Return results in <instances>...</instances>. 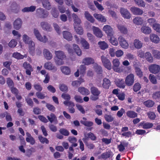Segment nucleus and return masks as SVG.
<instances>
[{
  "mask_svg": "<svg viewBox=\"0 0 160 160\" xmlns=\"http://www.w3.org/2000/svg\"><path fill=\"white\" fill-rule=\"evenodd\" d=\"M55 57L54 59L56 64L58 65H61L64 64L63 60L66 58L65 53L62 51H54Z\"/></svg>",
  "mask_w": 160,
  "mask_h": 160,
  "instance_id": "1",
  "label": "nucleus"
},
{
  "mask_svg": "<svg viewBox=\"0 0 160 160\" xmlns=\"http://www.w3.org/2000/svg\"><path fill=\"white\" fill-rule=\"evenodd\" d=\"M91 92L92 95L90 96V99L92 101H96L99 99V96L101 92L98 88L94 86H92L90 88Z\"/></svg>",
  "mask_w": 160,
  "mask_h": 160,
  "instance_id": "2",
  "label": "nucleus"
},
{
  "mask_svg": "<svg viewBox=\"0 0 160 160\" xmlns=\"http://www.w3.org/2000/svg\"><path fill=\"white\" fill-rule=\"evenodd\" d=\"M36 14L39 18H45L48 17L49 12L42 8H39L37 9Z\"/></svg>",
  "mask_w": 160,
  "mask_h": 160,
  "instance_id": "3",
  "label": "nucleus"
},
{
  "mask_svg": "<svg viewBox=\"0 0 160 160\" xmlns=\"http://www.w3.org/2000/svg\"><path fill=\"white\" fill-rule=\"evenodd\" d=\"M33 33L36 38L40 41L43 43H46L48 42V39L47 37L45 35L42 37L38 29L34 28L33 30Z\"/></svg>",
  "mask_w": 160,
  "mask_h": 160,
  "instance_id": "4",
  "label": "nucleus"
},
{
  "mask_svg": "<svg viewBox=\"0 0 160 160\" xmlns=\"http://www.w3.org/2000/svg\"><path fill=\"white\" fill-rule=\"evenodd\" d=\"M101 59L104 67L110 70L112 69V65L110 61L104 55L101 56Z\"/></svg>",
  "mask_w": 160,
  "mask_h": 160,
  "instance_id": "5",
  "label": "nucleus"
},
{
  "mask_svg": "<svg viewBox=\"0 0 160 160\" xmlns=\"http://www.w3.org/2000/svg\"><path fill=\"white\" fill-rule=\"evenodd\" d=\"M135 80L134 76L133 74L131 73L128 75L125 78V83L128 86H132L134 83Z\"/></svg>",
  "mask_w": 160,
  "mask_h": 160,
  "instance_id": "6",
  "label": "nucleus"
},
{
  "mask_svg": "<svg viewBox=\"0 0 160 160\" xmlns=\"http://www.w3.org/2000/svg\"><path fill=\"white\" fill-rule=\"evenodd\" d=\"M102 30L105 32L108 37L112 36L114 34L113 28L109 25H106L104 26Z\"/></svg>",
  "mask_w": 160,
  "mask_h": 160,
  "instance_id": "7",
  "label": "nucleus"
},
{
  "mask_svg": "<svg viewBox=\"0 0 160 160\" xmlns=\"http://www.w3.org/2000/svg\"><path fill=\"white\" fill-rule=\"evenodd\" d=\"M149 71L152 73L156 74L159 72L160 71V66L157 64H152L148 67Z\"/></svg>",
  "mask_w": 160,
  "mask_h": 160,
  "instance_id": "8",
  "label": "nucleus"
},
{
  "mask_svg": "<svg viewBox=\"0 0 160 160\" xmlns=\"http://www.w3.org/2000/svg\"><path fill=\"white\" fill-rule=\"evenodd\" d=\"M120 46L124 49H127L128 48L129 44L125 39L122 36H120L118 38Z\"/></svg>",
  "mask_w": 160,
  "mask_h": 160,
  "instance_id": "9",
  "label": "nucleus"
},
{
  "mask_svg": "<svg viewBox=\"0 0 160 160\" xmlns=\"http://www.w3.org/2000/svg\"><path fill=\"white\" fill-rule=\"evenodd\" d=\"M44 68L48 70L52 71L53 72H55L57 71V68L51 62H48L45 63Z\"/></svg>",
  "mask_w": 160,
  "mask_h": 160,
  "instance_id": "10",
  "label": "nucleus"
},
{
  "mask_svg": "<svg viewBox=\"0 0 160 160\" xmlns=\"http://www.w3.org/2000/svg\"><path fill=\"white\" fill-rule=\"evenodd\" d=\"M112 68L116 72H121L120 68H119L120 62L118 58L114 59L112 61Z\"/></svg>",
  "mask_w": 160,
  "mask_h": 160,
  "instance_id": "11",
  "label": "nucleus"
},
{
  "mask_svg": "<svg viewBox=\"0 0 160 160\" xmlns=\"http://www.w3.org/2000/svg\"><path fill=\"white\" fill-rule=\"evenodd\" d=\"M120 13L122 16L127 19H129L131 17V14L128 10L124 8H121L120 10Z\"/></svg>",
  "mask_w": 160,
  "mask_h": 160,
  "instance_id": "12",
  "label": "nucleus"
},
{
  "mask_svg": "<svg viewBox=\"0 0 160 160\" xmlns=\"http://www.w3.org/2000/svg\"><path fill=\"white\" fill-rule=\"evenodd\" d=\"M40 26L42 29L47 31L50 32L52 30L50 24L48 22L42 21L40 23Z\"/></svg>",
  "mask_w": 160,
  "mask_h": 160,
  "instance_id": "13",
  "label": "nucleus"
},
{
  "mask_svg": "<svg viewBox=\"0 0 160 160\" xmlns=\"http://www.w3.org/2000/svg\"><path fill=\"white\" fill-rule=\"evenodd\" d=\"M92 29L93 34L98 38H101L103 36L102 31L98 27L92 26Z\"/></svg>",
  "mask_w": 160,
  "mask_h": 160,
  "instance_id": "14",
  "label": "nucleus"
},
{
  "mask_svg": "<svg viewBox=\"0 0 160 160\" xmlns=\"http://www.w3.org/2000/svg\"><path fill=\"white\" fill-rule=\"evenodd\" d=\"M44 57L48 60L51 59L52 58V55L49 50L46 48H44L43 51Z\"/></svg>",
  "mask_w": 160,
  "mask_h": 160,
  "instance_id": "15",
  "label": "nucleus"
},
{
  "mask_svg": "<svg viewBox=\"0 0 160 160\" xmlns=\"http://www.w3.org/2000/svg\"><path fill=\"white\" fill-rule=\"evenodd\" d=\"M41 3L42 7L47 10L51 9L52 5L49 0H41Z\"/></svg>",
  "mask_w": 160,
  "mask_h": 160,
  "instance_id": "16",
  "label": "nucleus"
},
{
  "mask_svg": "<svg viewBox=\"0 0 160 160\" xmlns=\"http://www.w3.org/2000/svg\"><path fill=\"white\" fill-rule=\"evenodd\" d=\"M130 10L132 13L136 15H141L143 12V11L142 10L137 7H132L130 8Z\"/></svg>",
  "mask_w": 160,
  "mask_h": 160,
  "instance_id": "17",
  "label": "nucleus"
},
{
  "mask_svg": "<svg viewBox=\"0 0 160 160\" xmlns=\"http://www.w3.org/2000/svg\"><path fill=\"white\" fill-rule=\"evenodd\" d=\"M22 24V20L20 18L15 20L13 23V27L14 29L18 30L21 27Z\"/></svg>",
  "mask_w": 160,
  "mask_h": 160,
  "instance_id": "18",
  "label": "nucleus"
},
{
  "mask_svg": "<svg viewBox=\"0 0 160 160\" xmlns=\"http://www.w3.org/2000/svg\"><path fill=\"white\" fill-rule=\"evenodd\" d=\"M62 33L64 38L69 41H72L73 37L70 32L67 31H65L62 32Z\"/></svg>",
  "mask_w": 160,
  "mask_h": 160,
  "instance_id": "19",
  "label": "nucleus"
},
{
  "mask_svg": "<svg viewBox=\"0 0 160 160\" xmlns=\"http://www.w3.org/2000/svg\"><path fill=\"white\" fill-rule=\"evenodd\" d=\"M142 32L145 34H148L151 33L152 30L151 28L148 26L143 25L140 28Z\"/></svg>",
  "mask_w": 160,
  "mask_h": 160,
  "instance_id": "20",
  "label": "nucleus"
},
{
  "mask_svg": "<svg viewBox=\"0 0 160 160\" xmlns=\"http://www.w3.org/2000/svg\"><path fill=\"white\" fill-rule=\"evenodd\" d=\"M149 38L152 42L155 43H158L160 40L158 36L154 33H152L150 35Z\"/></svg>",
  "mask_w": 160,
  "mask_h": 160,
  "instance_id": "21",
  "label": "nucleus"
},
{
  "mask_svg": "<svg viewBox=\"0 0 160 160\" xmlns=\"http://www.w3.org/2000/svg\"><path fill=\"white\" fill-rule=\"evenodd\" d=\"M94 62V59L90 57H86L82 60V63L86 65H88L93 64Z\"/></svg>",
  "mask_w": 160,
  "mask_h": 160,
  "instance_id": "22",
  "label": "nucleus"
},
{
  "mask_svg": "<svg viewBox=\"0 0 160 160\" xmlns=\"http://www.w3.org/2000/svg\"><path fill=\"white\" fill-rule=\"evenodd\" d=\"M133 46L137 49H140L142 47L143 43L138 39H135L133 42Z\"/></svg>",
  "mask_w": 160,
  "mask_h": 160,
  "instance_id": "23",
  "label": "nucleus"
},
{
  "mask_svg": "<svg viewBox=\"0 0 160 160\" xmlns=\"http://www.w3.org/2000/svg\"><path fill=\"white\" fill-rule=\"evenodd\" d=\"M72 17L73 20L74 22V25L77 26V25L80 24L81 22V19L75 13H73L72 14Z\"/></svg>",
  "mask_w": 160,
  "mask_h": 160,
  "instance_id": "24",
  "label": "nucleus"
},
{
  "mask_svg": "<svg viewBox=\"0 0 160 160\" xmlns=\"http://www.w3.org/2000/svg\"><path fill=\"white\" fill-rule=\"evenodd\" d=\"M117 27L118 30L123 34H126L128 32L127 28L124 25L122 24H118Z\"/></svg>",
  "mask_w": 160,
  "mask_h": 160,
  "instance_id": "25",
  "label": "nucleus"
},
{
  "mask_svg": "<svg viewBox=\"0 0 160 160\" xmlns=\"http://www.w3.org/2000/svg\"><path fill=\"white\" fill-rule=\"evenodd\" d=\"M27 138H26V141L30 143L32 145L34 144L35 143V141L34 139L32 137L31 134L28 132L26 133Z\"/></svg>",
  "mask_w": 160,
  "mask_h": 160,
  "instance_id": "26",
  "label": "nucleus"
},
{
  "mask_svg": "<svg viewBox=\"0 0 160 160\" xmlns=\"http://www.w3.org/2000/svg\"><path fill=\"white\" fill-rule=\"evenodd\" d=\"M84 15L86 19L91 23H93L95 20L93 17L88 11H85L84 12Z\"/></svg>",
  "mask_w": 160,
  "mask_h": 160,
  "instance_id": "27",
  "label": "nucleus"
},
{
  "mask_svg": "<svg viewBox=\"0 0 160 160\" xmlns=\"http://www.w3.org/2000/svg\"><path fill=\"white\" fill-rule=\"evenodd\" d=\"M80 42L84 49H88L90 48V45L88 42L84 38H81Z\"/></svg>",
  "mask_w": 160,
  "mask_h": 160,
  "instance_id": "28",
  "label": "nucleus"
},
{
  "mask_svg": "<svg viewBox=\"0 0 160 160\" xmlns=\"http://www.w3.org/2000/svg\"><path fill=\"white\" fill-rule=\"evenodd\" d=\"M133 22L137 25H141L143 23L142 18L140 17H136L132 20Z\"/></svg>",
  "mask_w": 160,
  "mask_h": 160,
  "instance_id": "29",
  "label": "nucleus"
},
{
  "mask_svg": "<svg viewBox=\"0 0 160 160\" xmlns=\"http://www.w3.org/2000/svg\"><path fill=\"white\" fill-rule=\"evenodd\" d=\"M116 86L118 87L124 88L125 87V85L123 79H117L115 81Z\"/></svg>",
  "mask_w": 160,
  "mask_h": 160,
  "instance_id": "30",
  "label": "nucleus"
},
{
  "mask_svg": "<svg viewBox=\"0 0 160 160\" xmlns=\"http://www.w3.org/2000/svg\"><path fill=\"white\" fill-rule=\"evenodd\" d=\"M87 120L86 118L83 117L82 120H81L80 122L81 123L87 127H90L92 126L93 123L91 121H87Z\"/></svg>",
  "mask_w": 160,
  "mask_h": 160,
  "instance_id": "31",
  "label": "nucleus"
},
{
  "mask_svg": "<svg viewBox=\"0 0 160 160\" xmlns=\"http://www.w3.org/2000/svg\"><path fill=\"white\" fill-rule=\"evenodd\" d=\"M111 84L109 80L107 78H104L103 80L102 87L105 89H108Z\"/></svg>",
  "mask_w": 160,
  "mask_h": 160,
  "instance_id": "32",
  "label": "nucleus"
},
{
  "mask_svg": "<svg viewBox=\"0 0 160 160\" xmlns=\"http://www.w3.org/2000/svg\"><path fill=\"white\" fill-rule=\"evenodd\" d=\"M93 16L96 19L102 22H105L106 21V19L105 17L101 14L95 13L93 14Z\"/></svg>",
  "mask_w": 160,
  "mask_h": 160,
  "instance_id": "33",
  "label": "nucleus"
},
{
  "mask_svg": "<svg viewBox=\"0 0 160 160\" xmlns=\"http://www.w3.org/2000/svg\"><path fill=\"white\" fill-rule=\"evenodd\" d=\"M47 118L50 122L52 123L55 122L56 123H58L57 118L54 114L51 113L49 116H47Z\"/></svg>",
  "mask_w": 160,
  "mask_h": 160,
  "instance_id": "34",
  "label": "nucleus"
},
{
  "mask_svg": "<svg viewBox=\"0 0 160 160\" xmlns=\"http://www.w3.org/2000/svg\"><path fill=\"white\" fill-rule=\"evenodd\" d=\"M113 155V153L111 151H108L102 154L101 155V157L102 158L106 159L108 158L112 157Z\"/></svg>",
  "mask_w": 160,
  "mask_h": 160,
  "instance_id": "35",
  "label": "nucleus"
},
{
  "mask_svg": "<svg viewBox=\"0 0 160 160\" xmlns=\"http://www.w3.org/2000/svg\"><path fill=\"white\" fill-rule=\"evenodd\" d=\"M36 8L35 6H31L30 7L25 8L22 10V11L23 12H33L35 10Z\"/></svg>",
  "mask_w": 160,
  "mask_h": 160,
  "instance_id": "36",
  "label": "nucleus"
},
{
  "mask_svg": "<svg viewBox=\"0 0 160 160\" xmlns=\"http://www.w3.org/2000/svg\"><path fill=\"white\" fill-rule=\"evenodd\" d=\"M78 91L84 95H88L90 93L88 89L82 87L79 88H78Z\"/></svg>",
  "mask_w": 160,
  "mask_h": 160,
  "instance_id": "37",
  "label": "nucleus"
},
{
  "mask_svg": "<svg viewBox=\"0 0 160 160\" xmlns=\"http://www.w3.org/2000/svg\"><path fill=\"white\" fill-rule=\"evenodd\" d=\"M62 72L65 75H69L71 72L70 68L66 66H62L60 68Z\"/></svg>",
  "mask_w": 160,
  "mask_h": 160,
  "instance_id": "38",
  "label": "nucleus"
},
{
  "mask_svg": "<svg viewBox=\"0 0 160 160\" xmlns=\"http://www.w3.org/2000/svg\"><path fill=\"white\" fill-rule=\"evenodd\" d=\"M98 44L100 48L103 50H104L108 48L107 44L104 41H101L98 42Z\"/></svg>",
  "mask_w": 160,
  "mask_h": 160,
  "instance_id": "39",
  "label": "nucleus"
},
{
  "mask_svg": "<svg viewBox=\"0 0 160 160\" xmlns=\"http://www.w3.org/2000/svg\"><path fill=\"white\" fill-rule=\"evenodd\" d=\"M152 53L154 58L158 60H160V51L153 49L152 51Z\"/></svg>",
  "mask_w": 160,
  "mask_h": 160,
  "instance_id": "40",
  "label": "nucleus"
},
{
  "mask_svg": "<svg viewBox=\"0 0 160 160\" xmlns=\"http://www.w3.org/2000/svg\"><path fill=\"white\" fill-rule=\"evenodd\" d=\"M144 57L146 60L150 62H152L153 61V58L151 54L149 52H147L145 53Z\"/></svg>",
  "mask_w": 160,
  "mask_h": 160,
  "instance_id": "41",
  "label": "nucleus"
},
{
  "mask_svg": "<svg viewBox=\"0 0 160 160\" xmlns=\"http://www.w3.org/2000/svg\"><path fill=\"white\" fill-rule=\"evenodd\" d=\"M127 116L131 118H134L137 117V114L133 111H129L127 112Z\"/></svg>",
  "mask_w": 160,
  "mask_h": 160,
  "instance_id": "42",
  "label": "nucleus"
},
{
  "mask_svg": "<svg viewBox=\"0 0 160 160\" xmlns=\"http://www.w3.org/2000/svg\"><path fill=\"white\" fill-rule=\"evenodd\" d=\"M28 44L29 45V52L31 53H33L35 49V44L34 42L32 40Z\"/></svg>",
  "mask_w": 160,
  "mask_h": 160,
  "instance_id": "43",
  "label": "nucleus"
},
{
  "mask_svg": "<svg viewBox=\"0 0 160 160\" xmlns=\"http://www.w3.org/2000/svg\"><path fill=\"white\" fill-rule=\"evenodd\" d=\"M93 67L98 74H100L102 73V70L101 66L98 65L97 63H95L94 64Z\"/></svg>",
  "mask_w": 160,
  "mask_h": 160,
  "instance_id": "44",
  "label": "nucleus"
},
{
  "mask_svg": "<svg viewBox=\"0 0 160 160\" xmlns=\"http://www.w3.org/2000/svg\"><path fill=\"white\" fill-rule=\"evenodd\" d=\"M110 42L113 45L117 46L118 44V42L116 38L114 37V35L112 36L108 37Z\"/></svg>",
  "mask_w": 160,
  "mask_h": 160,
  "instance_id": "45",
  "label": "nucleus"
},
{
  "mask_svg": "<svg viewBox=\"0 0 160 160\" xmlns=\"http://www.w3.org/2000/svg\"><path fill=\"white\" fill-rule=\"evenodd\" d=\"M104 118L105 120L108 122H112L114 119V118L110 114H105Z\"/></svg>",
  "mask_w": 160,
  "mask_h": 160,
  "instance_id": "46",
  "label": "nucleus"
},
{
  "mask_svg": "<svg viewBox=\"0 0 160 160\" xmlns=\"http://www.w3.org/2000/svg\"><path fill=\"white\" fill-rule=\"evenodd\" d=\"M51 13L52 16L54 18H57L59 16V12L56 8H52L51 11Z\"/></svg>",
  "mask_w": 160,
  "mask_h": 160,
  "instance_id": "47",
  "label": "nucleus"
},
{
  "mask_svg": "<svg viewBox=\"0 0 160 160\" xmlns=\"http://www.w3.org/2000/svg\"><path fill=\"white\" fill-rule=\"evenodd\" d=\"M74 29L77 33L80 35H82L83 33L82 28L80 27H77V26H74Z\"/></svg>",
  "mask_w": 160,
  "mask_h": 160,
  "instance_id": "48",
  "label": "nucleus"
},
{
  "mask_svg": "<svg viewBox=\"0 0 160 160\" xmlns=\"http://www.w3.org/2000/svg\"><path fill=\"white\" fill-rule=\"evenodd\" d=\"M22 38L23 42L26 44H28L32 41L31 38L26 34H23Z\"/></svg>",
  "mask_w": 160,
  "mask_h": 160,
  "instance_id": "49",
  "label": "nucleus"
},
{
  "mask_svg": "<svg viewBox=\"0 0 160 160\" xmlns=\"http://www.w3.org/2000/svg\"><path fill=\"white\" fill-rule=\"evenodd\" d=\"M135 3L139 6L143 7H145L146 3L142 0H134Z\"/></svg>",
  "mask_w": 160,
  "mask_h": 160,
  "instance_id": "50",
  "label": "nucleus"
},
{
  "mask_svg": "<svg viewBox=\"0 0 160 160\" xmlns=\"http://www.w3.org/2000/svg\"><path fill=\"white\" fill-rule=\"evenodd\" d=\"M143 104L147 107H151L153 106L154 102L152 100H148L144 102Z\"/></svg>",
  "mask_w": 160,
  "mask_h": 160,
  "instance_id": "51",
  "label": "nucleus"
},
{
  "mask_svg": "<svg viewBox=\"0 0 160 160\" xmlns=\"http://www.w3.org/2000/svg\"><path fill=\"white\" fill-rule=\"evenodd\" d=\"M65 48L68 51V53L70 55L72 54L74 52L71 46L69 44H66L65 46Z\"/></svg>",
  "mask_w": 160,
  "mask_h": 160,
  "instance_id": "52",
  "label": "nucleus"
},
{
  "mask_svg": "<svg viewBox=\"0 0 160 160\" xmlns=\"http://www.w3.org/2000/svg\"><path fill=\"white\" fill-rule=\"evenodd\" d=\"M149 79L151 82L153 84L157 83V80L155 77L152 74H150L149 77Z\"/></svg>",
  "mask_w": 160,
  "mask_h": 160,
  "instance_id": "53",
  "label": "nucleus"
},
{
  "mask_svg": "<svg viewBox=\"0 0 160 160\" xmlns=\"http://www.w3.org/2000/svg\"><path fill=\"white\" fill-rule=\"evenodd\" d=\"M40 141L42 143H45L46 144L49 143V141L46 138H44L42 136H39L38 137Z\"/></svg>",
  "mask_w": 160,
  "mask_h": 160,
  "instance_id": "54",
  "label": "nucleus"
},
{
  "mask_svg": "<svg viewBox=\"0 0 160 160\" xmlns=\"http://www.w3.org/2000/svg\"><path fill=\"white\" fill-rule=\"evenodd\" d=\"M141 88V85L138 82L135 83L133 86V90L135 92H137Z\"/></svg>",
  "mask_w": 160,
  "mask_h": 160,
  "instance_id": "55",
  "label": "nucleus"
},
{
  "mask_svg": "<svg viewBox=\"0 0 160 160\" xmlns=\"http://www.w3.org/2000/svg\"><path fill=\"white\" fill-rule=\"evenodd\" d=\"M6 82L9 88H11L14 87V83L13 81L10 78H7Z\"/></svg>",
  "mask_w": 160,
  "mask_h": 160,
  "instance_id": "56",
  "label": "nucleus"
},
{
  "mask_svg": "<svg viewBox=\"0 0 160 160\" xmlns=\"http://www.w3.org/2000/svg\"><path fill=\"white\" fill-rule=\"evenodd\" d=\"M59 132L60 133L65 136H68L69 134V131L64 128H61L60 129Z\"/></svg>",
  "mask_w": 160,
  "mask_h": 160,
  "instance_id": "57",
  "label": "nucleus"
},
{
  "mask_svg": "<svg viewBox=\"0 0 160 160\" xmlns=\"http://www.w3.org/2000/svg\"><path fill=\"white\" fill-rule=\"evenodd\" d=\"M86 68V67L84 65H80L79 69L80 74L83 75L85 73Z\"/></svg>",
  "mask_w": 160,
  "mask_h": 160,
  "instance_id": "58",
  "label": "nucleus"
},
{
  "mask_svg": "<svg viewBox=\"0 0 160 160\" xmlns=\"http://www.w3.org/2000/svg\"><path fill=\"white\" fill-rule=\"evenodd\" d=\"M36 94L38 98L41 99L44 98L47 96L46 94L40 92H37Z\"/></svg>",
  "mask_w": 160,
  "mask_h": 160,
  "instance_id": "59",
  "label": "nucleus"
},
{
  "mask_svg": "<svg viewBox=\"0 0 160 160\" xmlns=\"http://www.w3.org/2000/svg\"><path fill=\"white\" fill-rule=\"evenodd\" d=\"M12 56L13 57L18 59H23L24 58L23 55H22L19 53L17 52L13 53Z\"/></svg>",
  "mask_w": 160,
  "mask_h": 160,
  "instance_id": "60",
  "label": "nucleus"
},
{
  "mask_svg": "<svg viewBox=\"0 0 160 160\" xmlns=\"http://www.w3.org/2000/svg\"><path fill=\"white\" fill-rule=\"evenodd\" d=\"M147 22L149 23L150 26H152L153 27V24H155L156 22V20L154 18H149L147 20Z\"/></svg>",
  "mask_w": 160,
  "mask_h": 160,
  "instance_id": "61",
  "label": "nucleus"
},
{
  "mask_svg": "<svg viewBox=\"0 0 160 160\" xmlns=\"http://www.w3.org/2000/svg\"><path fill=\"white\" fill-rule=\"evenodd\" d=\"M34 89L38 92L41 91L42 90V87L38 83H35L34 85Z\"/></svg>",
  "mask_w": 160,
  "mask_h": 160,
  "instance_id": "62",
  "label": "nucleus"
},
{
  "mask_svg": "<svg viewBox=\"0 0 160 160\" xmlns=\"http://www.w3.org/2000/svg\"><path fill=\"white\" fill-rule=\"evenodd\" d=\"M46 107L50 111L54 112L55 110V108L52 105L49 103H46Z\"/></svg>",
  "mask_w": 160,
  "mask_h": 160,
  "instance_id": "63",
  "label": "nucleus"
},
{
  "mask_svg": "<svg viewBox=\"0 0 160 160\" xmlns=\"http://www.w3.org/2000/svg\"><path fill=\"white\" fill-rule=\"evenodd\" d=\"M152 28L157 32H160V24L155 23L153 24Z\"/></svg>",
  "mask_w": 160,
  "mask_h": 160,
  "instance_id": "64",
  "label": "nucleus"
}]
</instances>
